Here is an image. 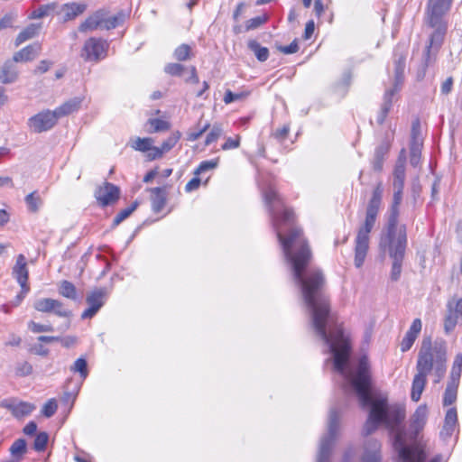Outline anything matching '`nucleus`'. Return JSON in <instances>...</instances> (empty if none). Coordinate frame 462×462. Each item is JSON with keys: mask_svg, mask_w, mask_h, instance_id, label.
Masks as SVG:
<instances>
[{"mask_svg": "<svg viewBox=\"0 0 462 462\" xmlns=\"http://www.w3.org/2000/svg\"><path fill=\"white\" fill-rule=\"evenodd\" d=\"M284 255L290 263L294 280L300 284L305 305L311 313L312 326L316 333L328 345L334 358V367L340 373L346 381L355 390L362 407H370L368 418L364 425L363 432L365 435L373 433L380 425L395 433L394 447L400 453L401 447L411 452L419 449L425 453L419 446L408 447L406 443L416 439L423 430L428 418L427 406L420 405L411 419L410 432L408 436L399 430L398 427L405 418V409L402 405H389L385 397H376L371 393L370 366L366 357L359 360L356 372L348 370V357L350 344L348 336L341 328H337L329 335L327 334V326L330 321L329 304L322 292L325 283L323 274L319 270L305 273V268L310 261L311 253L305 239H279Z\"/></svg>", "mask_w": 462, "mask_h": 462, "instance_id": "1", "label": "nucleus"}, {"mask_svg": "<svg viewBox=\"0 0 462 462\" xmlns=\"http://www.w3.org/2000/svg\"><path fill=\"white\" fill-rule=\"evenodd\" d=\"M382 197L383 188L381 184H378L373 191L372 198L366 208L365 221L359 227L356 238L355 265L356 268H360L364 264L366 257L369 248V234L375 224Z\"/></svg>", "mask_w": 462, "mask_h": 462, "instance_id": "2", "label": "nucleus"}, {"mask_svg": "<svg viewBox=\"0 0 462 462\" xmlns=\"http://www.w3.org/2000/svg\"><path fill=\"white\" fill-rule=\"evenodd\" d=\"M447 350L443 343L431 344L430 340H423L416 365L417 372L428 375L433 373L434 383H438L446 373Z\"/></svg>", "mask_w": 462, "mask_h": 462, "instance_id": "3", "label": "nucleus"}, {"mask_svg": "<svg viewBox=\"0 0 462 462\" xmlns=\"http://www.w3.org/2000/svg\"><path fill=\"white\" fill-rule=\"evenodd\" d=\"M452 0H429L426 12V23L433 29L430 36V43L427 46V51L430 48L440 46L444 35L447 32V23L444 15L448 12Z\"/></svg>", "mask_w": 462, "mask_h": 462, "instance_id": "4", "label": "nucleus"}, {"mask_svg": "<svg viewBox=\"0 0 462 462\" xmlns=\"http://www.w3.org/2000/svg\"><path fill=\"white\" fill-rule=\"evenodd\" d=\"M406 245V226L399 223L398 218L388 217L387 225L380 237V248L387 251L390 256H399L404 255Z\"/></svg>", "mask_w": 462, "mask_h": 462, "instance_id": "5", "label": "nucleus"}, {"mask_svg": "<svg viewBox=\"0 0 462 462\" xmlns=\"http://www.w3.org/2000/svg\"><path fill=\"white\" fill-rule=\"evenodd\" d=\"M107 12L105 10H97L92 15L88 17L80 25V32L93 31L97 28L106 30L114 29L125 23L129 17V13L119 11L115 15L106 17Z\"/></svg>", "mask_w": 462, "mask_h": 462, "instance_id": "6", "label": "nucleus"}, {"mask_svg": "<svg viewBox=\"0 0 462 462\" xmlns=\"http://www.w3.org/2000/svg\"><path fill=\"white\" fill-rule=\"evenodd\" d=\"M108 42L102 39H88L81 51V57L87 61H98L106 56Z\"/></svg>", "mask_w": 462, "mask_h": 462, "instance_id": "7", "label": "nucleus"}, {"mask_svg": "<svg viewBox=\"0 0 462 462\" xmlns=\"http://www.w3.org/2000/svg\"><path fill=\"white\" fill-rule=\"evenodd\" d=\"M58 117L53 111L46 110L29 119V128L34 133H42L51 129L57 123Z\"/></svg>", "mask_w": 462, "mask_h": 462, "instance_id": "8", "label": "nucleus"}, {"mask_svg": "<svg viewBox=\"0 0 462 462\" xmlns=\"http://www.w3.org/2000/svg\"><path fill=\"white\" fill-rule=\"evenodd\" d=\"M13 275L16 279L17 282L20 284L22 291L17 296L18 300L15 303V305H18L24 296L28 293L30 288L27 284L28 281V269H27V263L26 259L23 254H19L16 257L15 264L13 268Z\"/></svg>", "mask_w": 462, "mask_h": 462, "instance_id": "9", "label": "nucleus"}, {"mask_svg": "<svg viewBox=\"0 0 462 462\" xmlns=\"http://www.w3.org/2000/svg\"><path fill=\"white\" fill-rule=\"evenodd\" d=\"M337 429V416L334 411H331L329 413L328 434L327 437L321 439L318 462L328 461L329 450L332 447L334 439H336Z\"/></svg>", "mask_w": 462, "mask_h": 462, "instance_id": "10", "label": "nucleus"}, {"mask_svg": "<svg viewBox=\"0 0 462 462\" xmlns=\"http://www.w3.org/2000/svg\"><path fill=\"white\" fill-rule=\"evenodd\" d=\"M35 310L42 313H54L59 317L68 318L71 316V311L65 309L63 303L51 298H41L34 301Z\"/></svg>", "mask_w": 462, "mask_h": 462, "instance_id": "11", "label": "nucleus"}, {"mask_svg": "<svg viewBox=\"0 0 462 462\" xmlns=\"http://www.w3.org/2000/svg\"><path fill=\"white\" fill-rule=\"evenodd\" d=\"M0 407L11 411L14 417L22 418L31 414L35 410L33 403L20 401L16 398L4 399L0 402Z\"/></svg>", "mask_w": 462, "mask_h": 462, "instance_id": "12", "label": "nucleus"}, {"mask_svg": "<svg viewBox=\"0 0 462 462\" xmlns=\"http://www.w3.org/2000/svg\"><path fill=\"white\" fill-rule=\"evenodd\" d=\"M119 195V188L109 182H104L95 191V198L102 207L116 202Z\"/></svg>", "mask_w": 462, "mask_h": 462, "instance_id": "13", "label": "nucleus"}, {"mask_svg": "<svg viewBox=\"0 0 462 462\" xmlns=\"http://www.w3.org/2000/svg\"><path fill=\"white\" fill-rule=\"evenodd\" d=\"M462 319V298H453L448 303V315L445 319V330L451 331L457 321Z\"/></svg>", "mask_w": 462, "mask_h": 462, "instance_id": "14", "label": "nucleus"}, {"mask_svg": "<svg viewBox=\"0 0 462 462\" xmlns=\"http://www.w3.org/2000/svg\"><path fill=\"white\" fill-rule=\"evenodd\" d=\"M86 9L87 5L85 4L68 3L61 5L59 10L56 11V14L63 23H66L74 20L83 14Z\"/></svg>", "mask_w": 462, "mask_h": 462, "instance_id": "15", "label": "nucleus"}, {"mask_svg": "<svg viewBox=\"0 0 462 462\" xmlns=\"http://www.w3.org/2000/svg\"><path fill=\"white\" fill-rule=\"evenodd\" d=\"M41 51L42 46L39 43L27 45L14 54L13 61L28 62L33 60L40 54Z\"/></svg>", "mask_w": 462, "mask_h": 462, "instance_id": "16", "label": "nucleus"}, {"mask_svg": "<svg viewBox=\"0 0 462 462\" xmlns=\"http://www.w3.org/2000/svg\"><path fill=\"white\" fill-rule=\"evenodd\" d=\"M457 423V413L455 408H449L445 416V421L440 431L443 439L449 438L455 431Z\"/></svg>", "mask_w": 462, "mask_h": 462, "instance_id": "17", "label": "nucleus"}, {"mask_svg": "<svg viewBox=\"0 0 462 462\" xmlns=\"http://www.w3.org/2000/svg\"><path fill=\"white\" fill-rule=\"evenodd\" d=\"M14 61L7 60L0 69V81L3 84H10L18 79V70L14 64Z\"/></svg>", "mask_w": 462, "mask_h": 462, "instance_id": "18", "label": "nucleus"}, {"mask_svg": "<svg viewBox=\"0 0 462 462\" xmlns=\"http://www.w3.org/2000/svg\"><path fill=\"white\" fill-rule=\"evenodd\" d=\"M42 29L41 23H31L22 30L15 38V46L21 45L23 42L37 36Z\"/></svg>", "mask_w": 462, "mask_h": 462, "instance_id": "19", "label": "nucleus"}, {"mask_svg": "<svg viewBox=\"0 0 462 462\" xmlns=\"http://www.w3.org/2000/svg\"><path fill=\"white\" fill-rule=\"evenodd\" d=\"M82 103L81 97H75L72 98L65 103H63L61 106L57 107L54 112L58 117V119L61 116H68L77 110L80 107Z\"/></svg>", "mask_w": 462, "mask_h": 462, "instance_id": "20", "label": "nucleus"}, {"mask_svg": "<svg viewBox=\"0 0 462 462\" xmlns=\"http://www.w3.org/2000/svg\"><path fill=\"white\" fill-rule=\"evenodd\" d=\"M426 382L427 376L417 372L412 381L411 393V398L413 402H417L420 399L421 393L426 385Z\"/></svg>", "mask_w": 462, "mask_h": 462, "instance_id": "21", "label": "nucleus"}, {"mask_svg": "<svg viewBox=\"0 0 462 462\" xmlns=\"http://www.w3.org/2000/svg\"><path fill=\"white\" fill-rule=\"evenodd\" d=\"M380 444L376 440H370L365 448L364 462H380Z\"/></svg>", "mask_w": 462, "mask_h": 462, "instance_id": "22", "label": "nucleus"}, {"mask_svg": "<svg viewBox=\"0 0 462 462\" xmlns=\"http://www.w3.org/2000/svg\"><path fill=\"white\" fill-rule=\"evenodd\" d=\"M152 193V208L156 213L160 212L166 203V192L164 189L153 188L151 189Z\"/></svg>", "mask_w": 462, "mask_h": 462, "instance_id": "23", "label": "nucleus"}, {"mask_svg": "<svg viewBox=\"0 0 462 462\" xmlns=\"http://www.w3.org/2000/svg\"><path fill=\"white\" fill-rule=\"evenodd\" d=\"M400 457L403 462H422L423 454L420 450L415 449L412 452L403 447L400 448ZM430 462H440V459L436 457Z\"/></svg>", "mask_w": 462, "mask_h": 462, "instance_id": "24", "label": "nucleus"}, {"mask_svg": "<svg viewBox=\"0 0 462 462\" xmlns=\"http://www.w3.org/2000/svg\"><path fill=\"white\" fill-rule=\"evenodd\" d=\"M58 5L56 3H50L47 5H42L39 6L37 9L33 10L28 16L29 19H41L45 16L50 15L53 12L57 11Z\"/></svg>", "mask_w": 462, "mask_h": 462, "instance_id": "25", "label": "nucleus"}, {"mask_svg": "<svg viewBox=\"0 0 462 462\" xmlns=\"http://www.w3.org/2000/svg\"><path fill=\"white\" fill-rule=\"evenodd\" d=\"M248 47L254 53L258 60L265 61L268 59V49L262 47L256 41H249Z\"/></svg>", "mask_w": 462, "mask_h": 462, "instance_id": "26", "label": "nucleus"}, {"mask_svg": "<svg viewBox=\"0 0 462 462\" xmlns=\"http://www.w3.org/2000/svg\"><path fill=\"white\" fill-rule=\"evenodd\" d=\"M106 291L104 290H97L91 292L88 298L87 302L88 305L100 309L104 304Z\"/></svg>", "mask_w": 462, "mask_h": 462, "instance_id": "27", "label": "nucleus"}, {"mask_svg": "<svg viewBox=\"0 0 462 462\" xmlns=\"http://www.w3.org/2000/svg\"><path fill=\"white\" fill-rule=\"evenodd\" d=\"M153 143V140L149 137L140 138L137 137L131 142V147L139 152H147L151 149V146Z\"/></svg>", "mask_w": 462, "mask_h": 462, "instance_id": "28", "label": "nucleus"}, {"mask_svg": "<svg viewBox=\"0 0 462 462\" xmlns=\"http://www.w3.org/2000/svg\"><path fill=\"white\" fill-rule=\"evenodd\" d=\"M25 203L27 205V208L29 211L35 213L39 210L41 205H42V199L37 194V191H32L29 193L25 199Z\"/></svg>", "mask_w": 462, "mask_h": 462, "instance_id": "29", "label": "nucleus"}, {"mask_svg": "<svg viewBox=\"0 0 462 462\" xmlns=\"http://www.w3.org/2000/svg\"><path fill=\"white\" fill-rule=\"evenodd\" d=\"M59 292L61 296L75 300L76 299V287L69 281H62L59 287Z\"/></svg>", "mask_w": 462, "mask_h": 462, "instance_id": "30", "label": "nucleus"}, {"mask_svg": "<svg viewBox=\"0 0 462 462\" xmlns=\"http://www.w3.org/2000/svg\"><path fill=\"white\" fill-rule=\"evenodd\" d=\"M457 384L455 383H449L446 388L443 404L445 406L452 404L457 400Z\"/></svg>", "mask_w": 462, "mask_h": 462, "instance_id": "31", "label": "nucleus"}, {"mask_svg": "<svg viewBox=\"0 0 462 462\" xmlns=\"http://www.w3.org/2000/svg\"><path fill=\"white\" fill-rule=\"evenodd\" d=\"M70 370L74 373H79L80 374V377L85 380L88 377V365L87 361L83 357L78 358L73 365L71 366Z\"/></svg>", "mask_w": 462, "mask_h": 462, "instance_id": "32", "label": "nucleus"}, {"mask_svg": "<svg viewBox=\"0 0 462 462\" xmlns=\"http://www.w3.org/2000/svg\"><path fill=\"white\" fill-rule=\"evenodd\" d=\"M14 457H20L26 452V441L23 439H16L9 449Z\"/></svg>", "mask_w": 462, "mask_h": 462, "instance_id": "33", "label": "nucleus"}, {"mask_svg": "<svg viewBox=\"0 0 462 462\" xmlns=\"http://www.w3.org/2000/svg\"><path fill=\"white\" fill-rule=\"evenodd\" d=\"M181 134L179 131L173 132L160 146L162 152H168L171 151L180 140Z\"/></svg>", "mask_w": 462, "mask_h": 462, "instance_id": "34", "label": "nucleus"}, {"mask_svg": "<svg viewBox=\"0 0 462 462\" xmlns=\"http://www.w3.org/2000/svg\"><path fill=\"white\" fill-rule=\"evenodd\" d=\"M402 199V190L394 189L393 192V205L391 207L389 217H394L398 218L399 217V206Z\"/></svg>", "mask_w": 462, "mask_h": 462, "instance_id": "35", "label": "nucleus"}, {"mask_svg": "<svg viewBox=\"0 0 462 462\" xmlns=\"http://www.w3.org/2000/svg\"><path fill=\"white\" fill-rule=\"evenodd\" d=\"M390 257L393 259L391 276H392L393 280L396 281L399 279L401 273H402V263L404 255L390 256Z\"/></svg>", "mask_w": 462, "mask_h": 462, "instance_id": "36", "label": "nucleus"}, {"mask_svg": "<svg viewBox=\"0 0 462 462\" xmlns=\"http://www.w3.org/2000/svg\"><path fill=\"white\" fill-rule=\"evenodd\" d=\"M223 134V128L221 125L216 124L212 126L210 132L208 134L205 144L209 145L212 143L216 142Z\"/></svg>", "mask_w": 462, "mask_h": 462, "instance_id": "37", "label": "nucleus"}, {"mask_svg": "<svg viewBox=\"0 0 462 462\" xmlns=\"http://www.w3.org/2000/svg\"><path fill=\"white\" fill-rule=\"evenodd\" d=\"M138 203L135 201L128 208L121 210L116 217L114 218V225L117 226L119 225L123 220H125L126 217H128L137 208Z\"/></svg>", "mask_w": 462, "mask_h": 462, "instance_id": "38", "label": "nucleus"}, {"mask_svg": "<svg viewBox=\"0 0 462 462\" xmlns=\"http://www.w3.org/2000/svg\"><path fill=\"white\" fill-rule=\"evenodd\" d=\"M152 127V132H161L170 129V124L160 118H150L147 122Z\"/></svg>", "mask_w": 462, "mask_h": 462, "instance_id": "39", "label": "nucleus"}, {"mask_svg": "<svg viewBox=\"0 0 462 462\" xmlns=\"http://www.w3.org/2000/svg\"><path fill=\"white\" fill-rule=\"evenodd\" d=\"M394 178H405V151L402 150L400 158L394 169Z\"/></svg>", "mask_w": 462, "mask_h": 462, "instance_id": "40", "label": "nucleus"}, {"mask_svg": "<svg viewBox=\"0 0 462 462\" xmlns=\"http://www.w3.org/2000/svg\"><path fill=\"white\" fill-rule=\"evenodd\" d=\"M49 436L46 432H40L36 435L33 448L36 451H43L46 448Z\"/></svg>", "mask_w": 462, "mask_h": 462, "instance_id": "41", "label": "nucleus"}, {"mask_svg": "<svg viewBox=\"0 0 462 462\" xmlns=\"http://www.w3.org/2000/svg\"><path fill=\"white\" fill-rule=\"evenodd\" d=\"M190 47L188 44H181L174 51V57L178 60H186L189 59L190 56Z\"/></svg>", "mask_w": 462, "mask_h": 462, "instance_id": "42", "label": "nucleus"}, {"mask_svg": "<svg viewBox=\"0 0 462 462\" xmlns=\"http://www.w3.org/2000/svg\"><path fill=\"white\" fill-rule=\"evenodd\" d=\"M28 328L33 333H42V332H52L53 327L51 325L40 324L35 321L28 322Z\"/></svg>", "mask_w": 462, "mask_h": 462, "instance_id": "43", "label": "nucleus"}, {"mask_svg": "<svg viewBox=\"0 0 462 462\" xmlns=\"http://www.w3.org/2000/svg\"><path fill=\"white\" fill-rule=\"evenodd\" d=\"M58 409L57 402L54 398L50 399L42 407V413L46 418H50L56 412Z\"/></svg>", "mask_w": 462, "mask_h": 462, "instance_id": "44", "label": "nucleus"}, {"mask_svg": "<svg viewBox=\"0 0 462 462\" xmlns=\"http://www.w3.org/2000/svg\"><path fill=\"white\" fill-rule=\"evenodd\" d=\"M268 20V17L266 14H262L256 17H254L252 19H249L245 23V28L247 31L255 29L262 24L265 23Z\"/></svg>", "mask_w": 462, "mask_h": 462, "instance_id": "45", "label": "nucleus"}, {"mask_svg": "<svg viewBox=\"0 0 462 462\" xmlns=\"http://www.w3.org/2000/svg\"><path fill=\"white\" fill-rule=\"evenodd\" d=\"M217 166V160L204 161L196 169V171H194V174L199 175L201 172H204V171H209V170H213Z\"/></svg>", "mask_w": 462, "mask_h": 462, "instance_id": "46", "label": "nucleus"}, {"mask_svg": "<svg viewBox=\"0 0 462 462\" xmlns=\"http://www.w3.org/2000/svg\"><path fill=\"white\" fill-rule=\"evenodd\" d=\"M240 140L241 138L239 135L226 138V142L222 144V150L227 151L238 148L240 145Z\"/></svg>", "mask_w": 462, "mask_h": 462, "instance_id": "47", "label": "nucleus"}, {"mask_svg": "<svg viewBox=\"0 0 462 462\" xmlns=\"http://www.w3.org/2000/svg\"><path fill=\"white\" fill-rule=\"evenodd\" d=\"M16 18V14L8 13L0 19V31L12 27L13 23Z\"/></svg>", "mask_w": 462, "mask_h": 462, "instance_id": "48", "label": "nucleus"}, {"mask_svg": "<svg viewBox=\"0 0 462 462\" xmlns=\"http://www.w3.org/2000/svg\"><path fill=\"white\" fill-rule=\"evenodd\" d=\"M421 327H422L421 320L420 319H415L412 321V323H411L409 330L406 332V334L416 339L421 330Z\"/></svg>", "mask_w": 462, "mask_h": 462, "instance_id": "49", "label": "nucleus"}, {"mask_svg": "<svg viewBox=\"0 0 462 462\" xmlns=\"http://www.w3.org/2000/svg\"><path fill=\"white\" fill-rule=\"evenodd\" d=\"M183 69V66L178 63H170L164 69L166 73L172 76H180Z\"/></svg>", "mask_w": 462, "mask_h": 462, "instance_id": "50", "label": "nucleus"}, {"mask_svg": "<svg viewBox=\"0 0 462 462\" xmlns=\"http://www.w3.org/2000/svg\"><path fill=\"white\" fill-rule=\"evenodd\" d=\"M410 162L413 167H418L420 162V151L418 147H412L411 150Z\"/></svg>", "mask_w": 462, "mask_h": 462, "instance_id": "51", "label": "nucleus"}, {"mask_svg": "<svg viewBox=\"0 0 462 462\" xmlns=\"http://www.w3.org/2000/svg\"><path fill=\"white\" fill-rule=\"evenodd\" d=\"M210 125L207 123L202 128L197 132L188 133L187 139L190 142L198 140L208 128Z\"/></svg>", "mask_w": 462, "mask_h": 462, "instance_id": "52", "label": "nucleus"}, {"mask_svg": "<svg viewBox=\"0 0 462 462\" xmlns=\"http://www.w3.org/2000/svg\"><path fill=\"white\" fill-rule=\"evenodd\" d=\"M163 154L164 152L161 147H155L152 145L151 149L148 151L147 157L149 160H156L162 157Z\"/></svg>", "mask_w": 462, "mask_h": 462, "instance_id": "53", "label": "nucleus"}, {"mask_svg": "<svg viewBox=\"0 0 462 462\" xmlns=\"http://www.w3.org/2000/svg\"><path fill=\"white\" fill-rule=\"evenodd\" d=\"M200 185V179L198 175H195L185 186V190L187 192H191L199 189Z\"/></svg>", "mask_w": 462, "mask_h": 462, "instance_id": "54", "label": "nucleus"}, {"mask_svg": "<svg viewBox=\"0 0 462 462\" xmlns=\"http://www.w3.org/2000/svg\"><path fill=\"white\" fill-rule=\"evenodd\" d=\"M414 341H415L414 337H410L407 334H405V336L401 343V350L402 352L408 351L412 346Z\"/></svg>", "mask_w": 462, "mask_h": 462, "instance_id": "55", "label": "nucleus"}, {"mask_svg": "<svg viewBox=\"0 0 462 462\" xmlns=\"http://www.w3.org/2000/svg\"><path fill=\"white\" fill-rule=\"evenodd\" d=\"M51 63L49 60H41L39 62L38 66L35 68L34 73L35 74L45 73L46 71L49 70V69L51 68Z\"/></svg>", "mask_w": 462, "mask_h": 462, "instance_id": "56", "label": "nucleus"}, {"mask_svg": "<svg viewBox=\"0 0 462 462\" xmlns=\"http://www.w3.org/2000/svg\"><path fill=\"white\" fill-rule=\"evenodd\" d=\"M314 30H315L314 21H312V20L309 21L305 26L304 39H306V40L310 39L312 36Z\"/></svg>", "mask_w": 462, "mask_h": 462, "instance_id": "57", "label": "nucleus"}, {"mask_svg": "<svg viewBox=\"0 0 462 462\" xmlns=\"http://www.w3.org/2000/svg\"><path fill=\"white\" fill-rule=\"evenodd\" d=\"M37 430V424L34 422V421H30L28 422L23 430V432L25 434V435H33Z\"/></svg>", "mask_w": 462, "mask_h": 462, "instance_id": "58", "label": "nucleus"}, {"mask_svg": "<svg viewBox=\"0 0 462 462\" xmlns=\"http://www.w3.org/2000/svg\"><path fill=\"white\" fill-rule=\"evenodd\" d=\"M281 50L285 54H291L298 51L299 46L297 42H293L290 45L282 47Z\"/></svg>", "mask_w": 462, "mask_h": 462, "instance_id": "59", "label": "nucleus"}, {"mask_svg": "<svg viewBox=\"0 0 462 462\" xmlns=\"http://www.w3.org/2000/svg\"><path fill=\"white\" fill-rule=\"evenodd\" d=\"M98 310L99 309H97L96 307L88 305V308L83 311L81 318L82 319H90L98 311Z\"/></svg>", "mask_w": 462, "mask_h": 462, "instance_id": "60", "label": "nucleus"}, {"mask_svg": "<svg viewBox=\"0 0 462 462\" xmlns=\"http://www.w3.org/2000/svg\"><path fill=\"white\" fill-rule=\"evenodd\" d=\"M241 97L239 94H234L231 91H226L224 97V102L226 104H229L235 100H237Z\"/></svg>", "mask_w": 462, "mask_h": 462, "instance_id": "61", "label": "nucleus"}, {"mask_svg": "<svg viewBox=\"0 0 462 462\" xmlns=\"http://www.w3.org/2000/svg\"><path fill=\"white\" fill-rule=\"evenodd\" d=\"M397 89L394 88V89H391V90H388L386 91L385 93V96H384V98H385V106L383 107V113L386 114L387 110H388V107L391 104V97L394 95L395 91Z\"/></svg>", "mask_w": 462, "mask_h": 462, "instance_id": "62", "label": "nucleus"}, {"mask_svg": "<svg viewBox=\"0 0 462 462\" xmlns=\"http://www.w3.org/2000/svg\"><path fill=\"white\" fill-rule=\"evenodd\" d=\"M186 82L197 84L199 83V77L197 75V70L195 67H190V75L188 79H185Z\"/></svg>", "mask_w": 462, "mask_h": 462, "instance_id": "63", "label": "nucleus"}, {"mask_svg": "<svg viewBox=\"0 0 462 462\" xmlns=\"http://www.w3.org/2000/svg\"><path fill=\"white\" fill-rule=\"evenodd\" d=\"M0 187H14L13 180L8 176H0Z\"/></svg>", "mask_w": 462, "mask_h": 462, "instance_id": "64", "label": "nucleus"}]
</instances>
